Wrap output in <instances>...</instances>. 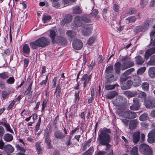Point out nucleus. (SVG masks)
<instances>
[{
  "instance_id": "6ab92c4d",
  "label": "nucleus",
  "mask_w": 155,
  "mask_h": 155,
  "mask_svg": "<svg viewBox=\"0 0 155 155\" xmlns=\"http://www.w3.org/2000/svg\"><path fill=\"white\" fill-rule=\"evenodd\" d=\"M32 82H31L30 84L24 93L25 95H28V98L30 99L31 97L32 92H31Z\"/></svg>"
},
{
  "instance_id": "c85d7f7f",
  "label": "nucleus",
  "mask_w": 155,
  "mask_h": 155,
  "mask_svg": "<svg viewBox=\"0 0 155 155\" xmlns=\"http://www.w3.org/2000/svg\"><path fill=\"white\" fill-rule=\"evenodd\" d=\"M91 141V139H89L87 141L84 143V145L82 147V150H85L87 148H88L90 145V143Z\"/></svg>"
},
{
  "instance_id": "052dcab7",
  "label": "nucleus",
  "mask_w": 155,
  "mask_h": 155,
  "mask_svg": "<svg viewBox=\"0 0 155 155\" xmlns=\"http://www.w3.org/2000/svg\"><path fill=\"white\" fill-rule=\"evenodd\" d=\"M138 94V97L142 98H145L147 96L146 93L144 92H141L139 93Z\"/></svg>"
},
{
  "instance_id": "680f3d73",
  "label": "nucleus",
  "mask_w": 155,
  "mask_h": 155,
  "mask_svg": "<svg viewBox=\"0 0 155 155\" xmlns=\"http://www.w3.org/2000/svg\"><path fill=\"white\" fill-rule=\"evenodd\" d=\"M134 31L136 33H138L141 32L140 27V26L136 27L134 29Z\"/></svg>"
},
{
  "instance_id": "5fc2aeb1",
  "label": "nucleus",
  "mask_w": 155,
  "mask_h": 155,
  "mask_svg": "<svg viewBox=\"0 0 155 155\" xmlns=\"http://www.w3.org/2000/svg\"><path fill=\"white\" fill-rule=\"evenodd\" d=\"M15 81V79L13 77H10L6 81V83L9 84H13Z\"/></svg>"
},
{
  "instance_id": "4be33fe9",
  "label": "nucleus",
  "mask_w": 155,
  "mask_h": 155,
  "mask_svg": "<svg viewBox=\"0 0 155 155\" xmlns=\"http://www.w3.org/2000/svg\"><path fill=\"white\" fill-rule=\"evenodd\" d=\"M4 150L6 152L8 153H12L14 150V149L10 145H5L4 148Z\"/></svg>"
},
{
  "instance_id": "aec40b11",
  "label": "nucleus",
  "mask_w": 155,
  "mask_h": 155,
  "mask_svg": "<svg viewBox=\"0 0 155 155\" xmlns=\"http://www.w3.org/2000/svg\"><path fill=\"white\" fill-rule=\"evenodd\" d=\"M124 94L128 97H131L137 95V92L136 91L131 92L128 91H126L124 92Z\"/></svg>"
},
{
  "instance_id": "1a4fd4ad",
  "label": "nucleus",
  "mask_w": 155,
  "mask_h": 155,
  "mask_svg": "<svg viewBox=\"0 0 155 155\" xmlns=\"http://www.w3.org/2000/svg\"><path fill=\"white\" fill-rule=\"evenodd\" d=\"M55 42L61 45H66L67 44V40L64 37L61 36H58L55 39Z\"/></svg>"
},
{
  "instance_id": "b1692460",
  "label": "nucleus",
  "mask_w": 155,
  "mask_h": 155,
  "mask_svg": "<svg viewBox=\"0 0 155 155\" xmlns=\"http://www.w3.org/2000/svg\"><path fill=\"white\" fill-rule=\"evenodd\" d=\"M106 78L107 81L109 82L114 81L116 80V78L114 77V74H112L107 75Z\"/></svg>"
},
{
  "instance_id": "2f4dec72",
  "label": "nucleus",
  "mask_w": 155,
  "mask_h": 155,
  "mask_svg": "<svg viewBox=\"0 0 155 155\" xmlns=\"http://www.w3.org/2000/svg\"><path fill=\"white\" fill-rule=\"evenodd\" d=\"M23 52L24 53L28 54L30 52V49L28 45L25 44L23 47Z\"/></svg>"
},
{
  "instance_id": "e433bc0d",
  "label": "nucleus",
  "mask_w": 155,
  "mask_h": 155,
  "mask_svg": "<svg viewBox=\"0 0 155 155\" xmlns=\"http://www.w3.org/2000/svg\"><path fill=\"white\" fill-rule=\"evenodd\" d=\"M113 71V68L112 66H110L107 68L106 70V72L107 75L111 74H112Z\"/></svg>"
},
{
  "instance_id": "bb28decb",
  "label": "nucleus",
  "mask_w": 155,
  "mask_h": 155,
  "mask_svg": "<svg viewBox=\"0 0 155 155\" xmlns=\"http://www.w3.org/2000/svg\"><path fill=\"white\" fill-rule=\"evenodd\" d=\"M56 35L57 34L54 31L52 30L50 31V37L51 38L53 43H54L55 42V38Z\"/></svg>"
},
{
  "instance_id": "2eb2a0df",
  "label": "nucleus",
  "mask_w": 155,
  "mask_h": 155,
  "mask_svg": "<svg viewBox=\"0 0 155 155\" xmlns=\"http://www.w3.org/2000/svg\"><path fill=\"white\" fill-rule=\"evenodd\" d=\"M140 137V133L139 132H134L133 135L132 140L133 142L136 144L139 140Z\"/></svg>"
},
{
  "instance_id": "37998d69",
  "label": "nucleus",
  "mask_w": 155,
  "mask_h": 155,
  "mask_svg": "<svg viewBox=\"0 0 155 155\" xmlns=\"http://www.w3.org/2000/svg\"><path fill=\"white\" fill-rule=\"evenodd\" d=\"M151 101L150 100L146 101L145 102V105L147 108H152Z\"/></svg>"
},
{
  "instance_id": "f257e3e1",
  "label": "nucleus",
  "mask_w": 155,
  "mask_h": 155,
  "mask_svg": "<svg viewBox=\"0 0 155 155\" xmlns=\"http://www.w3.org/2000/svg\"><path fill=\"white\" fill-rule=\"evenodd\" d=\"M111 133L110 129L106 128L101 129L99 132L98 140L101 145L106 146V149H110L111 146L109 143L112 138L110 134Z\"/></svg>"
},
{
  "instance_id": "f3484780",
  "label": "nucleus",
  "mask_w": 155,
  "mask_h": 155,
  "mask_svg": "<svg viewBox=\"0 0 155 155\" xmlns=\"http://www.w3.org/2000/svg\"><path fill=\"white\" fill-rule=\"evenodd\" d=\"M91 79V75L89 76V77H88L87 74H84L83 75L81 80V81H84L83 83L84 87H85L86 86V84L90 81Z\"/></svg>"
},
{
  "instance_id": "9d476101",
  "label": "nucleus",
  "mask_w": 155,
  "mask_h": 155,
  "mask_svg": "<svg viewBox=\"0 0 155 155\" xmlns=\"http://www.w3.org/2000/svg\"><path fill=\"white\" fill-rule=\"evenodd\" d=\"M82 18L79 16H76L74 19V25L77 27H81L83 24Z\"/></svg>"
},
{
  "instance_id": "603ef678",
  "label": "nucleus",
  "mask_w": 155,
  "mask_h": 155,
  "mask_svg": "<svg viewBox=\"0 0 155 155\" xmlns=\"http://www.w3.org/2000/svg\"><path fill=\"white\" fill-rule=\"evenodd\" d=\"M140 107V105H136L133 104L130 107V109L132 110H138Z\"/></svg>"
},
{
  "instance_id": "774afa93",
  "label": "nucleus",
  "mask_w": 155,
  "mask_h": 155,
  "mask_svg": "<svg viewBox=\"0 0 155 155\" xmlns=\"http://www.w3.org/2000/svg\"><path fill=\"white\" fill-rule=\"evenodd\" d=\"M107 151H100L98 152L96 154V155H105L106 153H107Z\"/></svg>"
},
{
  "instance_id": "a19ab883",
  "label": "nucleus",
  "mask_w": 155,
  "mask_h": 155,
  "mask_svg": "<svg viewBox=\"0 0 155 155\" xmlns=\"http://www.w3.org/2000/svg\"><path fill=\"white\" fill-rule=\"evenodd\" d=\"M129 111H123L121 112L120 115L122 117L129 119Z\"/></svg>"
},
{
  "instance_id": "3c124183",
  "label": "nucleus",
  "mask_w": 155,
  "mask_h": 155,
  "mask_svg": "<svg viewBox=\"0 0 155 155\" xmlns=\"http://www.w3.org/2000/svg\"><path fill=\"white\" fill-rule=\"evenodd\" d=\"M93 152L94 149L93 147H91L86 152L84 155H91Z\"/></svg>"
},
{
  "instance_id": "864d4df0",
  "label": "nucleus",
  "mask_w": 155,
  "mask_h": 155,
  "mask_svg": "<svg viewBox=\"0 0 155 155\" xmlns=\"http://www.w3.org/2000/svg\"><path fill=\"white\" fill-rule=\"evenodd\" d=\"M44 138L45 142L46 143H48V142H51V140L50 139L49 135L48 133L45 134Z\"/></svg>"
},
{
  "instance_id": "cd10ccee",
  "label": "nucleus",
  "mask_w": 155,
  "mask_h": 155,
  "mask_svg": "<svg viewBox=\"0 0 155 155\" xmlns=\"http://www.w3.org/2000/svg\"><path fill=\"white\" fill-rule=\"evenodd\" d=\"M73 13L80 14L81 13V10L79 6H75L72 8Z\"/></svg>"
},
{
  "instance_id": "20e7f679",
  "label": "nucleus",
  "mask_w": 155,
  "mask_h": 155,
  "mask_svg": "<svg viewBox=\"0 0 155 155\" xmlns=\"http://www.w3.org/2000/svg\"><path fill=\"white\" fill-rule=\"evenodd\" d=\"M139 150L140 152L143 155H153L151 148L145 143L141 144L139 147Z\"/></svg>"
},
{
  "instance_id": "412c9836",
  "label": "nucleus",
  "mask_w": 155,
  "mask_h": 155,
  "mask_svg": "<svg viewBox=\"0 0 155 155\" xmlns=\"http://www.w3.org/2000/svg\"><path fill=\"white\" fill-rule=\"evenodd\" d=\"M137 120H131L129 124V128L131 130H133L135 129L138 124Z\"/></svg>"
},
{
  "instance_id": "79ce46f5",
  "label": "nucleus",
  "mask_w": 155,
  "mask_h": 155,
  "mask_svg": "<svg viewBox=\"0 0 155 155\" xmlns=\"http://www.w3.org/2000/svg\"><path fill=\"white\" fill-rule=\"evenodd\" d=\"M148 118V114L147 113H144L141 115L139 118L141 121H143L147 120Z\"/></svg>"
},
{
  "instance_id": "c9c22d12",
  "label": "nucleus",
  "mask_w": 155,
  "mask_h": 155,
  "mask_svg": "<svg viewBox=\"0 0 155 155\" xmlns=\"http://www.w3.org/2000/svg\"><path fill=\"white\" fill-rule=\"evenodd\" d=\"M138 148L137 147H134L131 151L130 155H138Z\"/></svg>"
},
{
  "instance_id": "09e8293b",
  "label": "nucleus",
  "mask_w": 155,
  "mask_h": 155,
  "mask_svg": "<svg viewBox=\"0 0 155 155\" xmlns=\"http://www.w3.org/2000/svg\"><path fill=\"white\" fill-rule=\"evenodd\" d=\"M4 126L6 128L7 130L11 133H13L12 130L11 129L10 125L8 123H4Z\"/></svg>"
},
{
  "instance_id": "473e14b6",
  "label": "nucleus",
  "mask_w": 155,
  "mask_h": 155,
  "mask_svg": "<svg viewBox=\"0 0 155 155\" xmlns=\"http://www.w3.org/2000/svg\"><path fill=\"white\" fill-rule=\"evenodd\" d=\"M35 147L38 154L40 153L42 151V148L41 147L40 143L39 142L36 143L35 144Z\"/></svg>"
},
{
  "instance_id": "a18cd8bd",
  "label": "nucleus",
  "mask_w": 155,
  "mask_h": 155,
  "mask_svg": "<svg viewBox=\"0 0 155 155\" xmlns=\"http://www.w3.org/2000/svg\"><path fill=\"white\" fill-rule=\"evenodd\" d=\"M9 94V93L6 91H2V97L4 99L8 98Z\"/></svg>"
},
{
  "instance_id": "9b49d317",
  "label": "nucleus",
  "mask_w": 155,
  "mask_h": 155,
  "mask_svg": "<svg viewBox=\"0 0 155 155\" xmlns=\"http://www.w3.org/2000/svg\"><path fill=\"white\" fill-rule=\"evenodd\" d=\"M150 21L149 19L146 20L142 26H140V27L141 32H144L149 28L150 25Z\"/></svg>"
},
{
  "instance_id": "dca6fc26",
  "label": "nucleus",
  "mask_w": 155,
  "mask_h": 155,
  "mask_svg": "<svg viewBox=\"0 0 155 155\" xmlns=\"http://www.w3.org/2000/svg\"><path fill=\"white\" fill-rule=\"evenodd\" d=\"M72 19V16L71 15H67L65 16L64 18L62 20L61 23L63 25L66 23H69L71 22Z\"/></svg>"
},
{
  "instance_id": "0eeeda50",
  "label": "nucleus",
  "mask_w": 155,
  "mask_h": 155,
  "mask_svg": "<svg viewBox=\"0 0 155 155\" xmlns=\"http://www.w3.org/2000/svg\"><path fill=\"white\" fill-rule=\"evenodd\" d=\"M72 46L73 48L74 49L79 50L82 47L83 44L80 40L75 39L73 41Z\"/></svg>"
},
{
  "instance_id": "c756f323",
  "label": "nucleus",
  "mask_w": 155,
  "mask_h": 155,
  "mask_svg": "<svg viewBox=\"0 0 155 155\" xmlns=\"http://www.w3.org/2000/svg\"><path fill=\"white\" fill-rule=\"evenodd\" d=\"M117 93L115 91H111L108 93L106 96V98L109 99H111L116 95Z\"/></svg>"
},
{
  "instance_id": "c03bdc74",
  "label": "nucleus",
  "mask_w": 155,
  "mask_h": 155,
  "mask_svg": "<svg viewBox=\"0 0 155 155\" xmlns=\"http://www.w3.org/2000/svg\"><path fill=\"white\" fill-rule=\"evenodd\" d=\"M116 86V84L113 85H107L105 84V88L106 90H110L114 89Z\"/></svg>"
},
{
  "instance_id": "f03ea898",
  "label": "nucleus",
  "mask_w": 155,
  "mask_h": 155,
  "mask_svg": "<svg viewBox=\"0 0 155 155\" xmlns=\"http://www.w3.org/2000/svg\"><path fill=\"white\" fill-rule=\"evenodd\" d=\"M50 44L49 39L45 37L39 38L34 42L30 43L31 48L32 49H37L38 47L44 48Z\"/></svg>"
},
{
  "instance_id": "39448f33",
  "label": "nucleus",
  "mask_w": 155,
  "mask_h": 155,
  "mask_svg": "<svg viewBox=\"0 0 155 155\" xmlns=\"http://www.w3.org/2000/svg\"><path fill=\"white\" fill-rule=\"evenodd\" d=\"M92 29V28L91 26L87 25L82 27L81 31L84 35L87 36L91 34Z\"/></svg>"
},
{
  "instance_id": "7c9ffc66",
  "label": "nucleus",
  "mask_w": 155,
  "mask_h": 155,
  "mask_svg": "<svg viewBox=\"0 0 155 155\" xmlns=\"http://www.w3.org/2000/svg\"><path fill=\"white\" fill-rule=\"evenodd\" d=\"M121 66L120 63L119 62H118L115 64L114 65V69L116 73L119 74L120 73V67Z\"/></svg>"
},
{
  "instance_id": "6e6d98bb",
  "label": "nucleus",
  "mask_w": 155,
  "mask_h": 155,
  "mask_svg": "<svg viewBox=\"0 0 155 155\" xmlns=\"http://www.w3.org/2000/svg\"><path fill=\"white\" fill-rule=\"evenodd\" d=\"M95 40L94 37H92L90 38L87 41V44L89 45H91Z\"/></svg>"
},
{
  "instance_id": "f8f14e48",
  "label": "nucleus",
  "mask_w": 155,
  "mask_h": 155,
  "mask_svg": "<svg viewBox=\"0 0 155 155\" xmlns=\"http://www.w3.org/2000/svg\"><path fill=\"white\" fill-rule=\"evenodd\" d=\"M134 80L133 81L132 84L135 87H137L140 85L141 83V80L140 78L137 75L133 76Z\"/></svg>"
},
{
  "instance_id": "de8ad7c7",
  "label": "nucleus",
  "mask_w": 155,
  "mask_h": 155,
  "mask_svg": "<svg viewBox=\"0 0 155 155\" xmlns=\"http://www.w3.org/2000/svg\"><path fill=\"white\" fill-rule=\"evenodd\" d=\"M51 18V17L50 15H44L42 18V21L44 23H45L48 21L50 20Z\"/></svg>"
},
{
  "instance_id": "4d7b16f0",
  "label": "nucleus",
  "mask_w": 155,
  "mask_h": 155,
  "mask_svg": "<svg viewBox=\"0 0 155 155\" xmlns=\"http://www.w3.org/2000/svg\"><path fill=\"white\" fill-rule=\"evenodd\" d=\"M148 2V0H141L140 4L141 6L144 8L147 4Z\"/></svg>"
},
{
  "instance_id": "5701e85b",
  "label": "nucleus",
  "mask_w": 155,
  "mask_h": 155,
  "mask_svg": "<svg viewBox=\"0 0 155 155\" xmlns=\"http://www.w3.org/2000/svg\"><path fill=\"white\" fill-rule=\"evenodd\" d=\"M148 74L151 78H153L155 77V67H152L149 68Z\"/></svg>"
},
{
  "instance_id": "bf43d9fd",
  "label": "nucleus",
  "mask_w": 155,
  "mask_h": 155,
  "mask_svg": "<svg viewBox=\"0 0 155 155\" xmlns=\"http://www.w3.org/2000/svg\"><path fill=\"white\" fill-rule=\"evenodd\" d=\"M8 77V75L5 72L0 74V78L3 79L7 78Z\"/></svg>"
},
{
  "instance_id": "423d86ee",
  "label": "nucleus",
  "mask_w": 155,
  "mask_h": 155,
  "mask_svg": "<svg viewBox=\"0 0 155 155\" xmlns=\"http://www.w3.org/2000/svg\"><path fill=\"white\" fill-rule=\"evenodd\" d=\"M134 69L132 68L126 71L121 76L120 79L121 81L123 82L126 81L130 77H128V75H129L131 72L134 71Z\"/></svg>"
},
{
  "instance_id": "58836bf2",
  "label": "nucleus",
  "mask_w": 155,
  "mask_h": 155,
  "mask_svg": "<svg viewBox=\"0 0 155 155\" xmlns=\"http://www.w3.org/2000/svg\"><path fill=\"white\" fill-rule=\"evenodd\" d=\"M148 63L151 65H155V55L150 58Z\"/></svg>"
},
{
  "instance_id": "338daca9",
  "label": "nucleus",
  "mask_w": 155,
  "mask_h": 155,
  "mask_svg": "<svg viewBox=\"0 0 155 155\" xmlns=\"http://www.w3.org/2000/svg\"><path fill=\"white\" fill-rule=\"evenodd\" d=\"M98 10L97 9H95L93 10L91 14L94 17H95L98 14Z\"/></svg>"
},
{
  "instance_id": "13d9d810",
  "label": "nucleus",
  "mask_w": 155,
  "mask_h": 155,
  "mask_svg": "<svg viewBox=\"0 0 155 155\" xmlns=\"http://www.w3.org/2000/svg\"><path fill=\"white\" fill-rule=\"evenodd\" d=\"M81 18L83 19L82 21L83 23L84 22L88 23L90 22L91 21L90 19L87 16H84Z\"/></svg>"
},
{
  "instance_id": "72a5a7b5",
  "label": "nucleus",
  "mask_w": 155,
  "mask_h": 155,
  "mask_svg": "<svg viewBox=\"0 0 155 155\" xmlns=\"http://www.w3.org/2000/svg\"><path fill=\"white\" fill-rule=\"evenodd\" d=\"M66 34L68 37L71 38H73L76 35V32L72 30H68L66 32Z\"/></svg>"
},
{
  "instance_id": "4468645a",
  "label": "nucleus",
  "mask_w": 155,
  "mask_h": 155,
  "mask_svg": "<svg viewBox=\"0 0 155 155\" xmlns=\"http://www.w3.org/2000/svg\"><path fill=\"white\" fill-rule=\"evenodd\" d=\"M54 136L56 139H62L65 137V135L60 130L55 131L54 132Z\"/></svg>"
},
{
  "instance_id": "a211bd4d",
  "label": "nucleus",
  "mask_w": 155,
  "mask_h": 155,
  "mask_svg": "<svg viewBox=\"0 0 155 155\" xmlns=\"http://www.w3.org/2000/svg\"><path fill=\"white\" fill-rule=\"evenodd\" d=\"M135 62L137 65H141L144 62L145 59L140 55H138L135 57Z\"/></svg>"
},
{
  "instance_id": "e2e57ef3",
  "label": "nucleus",
  "mask_w": 155,
  "mask_h": 155,
  "mask_svg": "<svg viewBox=\"0 0 155 155\" xmlns=\"http://www.w3.org/2000/svg\"><path fill=\"white\" fill-rule=\"evenodd\" d=\"M5 133V130L4 128L0 126V137H2L3 135Z\"/></svg>"
},
{
  "instance_id": "69168bd1",
  "label": "nucleus",
  "mask_w": 155,
  "mask_h": 155,
  "mask_svg": "<svg viewBox=\"0 0 155 155\" xmlns=\"http://www.w3.org/2000/svg\"><path fill=\"white\" fill-rule=\"evenodd\" d=\"M15 101H12V102L8 106V107L7 109L8 110H9L11 109L13 107V106L15 104Z\"/></svg>"
},
{
  "instance_id": "a878e982",
  "label": "nucleus",
  "mask_w": 155,
  "mask_h": 155,
  "mask_svg": "<svg viewBox=\"0 0 155 155\" xmlns=\"http://www.w3.org/2000/svg\"><path fill=\"white\" fill-rule=\"evenodd\" d=\"M61 89L60 86L59 85H58L56 87L54 94L56 95V97L57 99L59 98L61 94Z\"/></svg>"
},
{
  "instance_id": "f704fd0d",
  "label": "nucleus",
  "mask_w": 155,
  "mask_h": 155,
  "mask_svg": "<svg viewBox=\"0 0 155 155\" xmlns=\"http://www.w3.org/2000/svg\"><path fill=\"white\" fill-rule=\"evenodd\" d=\"M15 147L16 148L17 150L20 152L18 153H24L25 152V149L23 147L20 146L19 145H16L15 146Z\"/></svg>"
},
{
  "instance_id": "49530a36",
  "label": "nucleus",
  "mask_w": 155,
  "mask_h": 155,
  "mask_svg": "<svg viewBox=\"0 0 155 155\" xmlns=\"http://www.w3.org/2000/svg\"><path fill=\"white\" fill-rule=\"evenodd\" d=\"M136 20V18L134 16H132L126 19V22L128 23L134 22Z\"/></svg>"
},
{
  "instance_id": "7ed1b4c3",
  "label": "nucleus",
  "mask_w": 155,
  "mask_h": 155,
  "mask_svg": "<svg viewBox=\"0 0 155 155\" xmlns=\"http://www.w3.org/2000/svg\"><path fill=\"white\" fill-rule=\"evenodd\" d=\"M131 58L128 56L122 57L121 60L122 63L121 65V68L122 70H124L134 65V62L131 61Z\"/></svg>"
},
{
  "instance_id": "0e129e2a",
  "label": "nucleus",
  "mask_w": 155,
  "mask_h": 155,
  "mask_svg": "<svg viewBox=\"0 0 155 155\" xmlns=\"http://www.w3.org/2000/svg\"><path fill=\"white\" fill-rule=\"evenodd\" d=\"M133 102L134 104L136 105H140L139 103V100L138 98H135L133 100Z\"/></svg>"
},
{
  "instance_id": "ea45409f",
  "label": "nucleus",
  "mask_w": 155,
  "mask_h": 155,
  "mask_svg": "<svg viewBox=\"0 0 155 155\" xmlns=\"http://www.w3.org/2000/svg\"><path fill=\"white\" fill-rule=\"evenodd\" d=\"M141 87L143 90L147 91L149 89V85L148 83L144 82L142 84Z\"/></svg>"
},
{
  "instance_id": "ddd939ff",
  "label": "nucleus",
  "mask_w": 155,
  "mask_h": 155,
  "mask_svg": "<svg viewBox=\"0 0 155 155\" xmlns=\"http://www.w3.org/2000/svg\"><path fill=\"white\" fill-rule=\"evenodd\" d=\"M155 53V47L147 49L145 54V57L146 59H148L152 54Z\"/></svg>"
},
{
  "instance_id": "6e6552de",
  "label": "nucleus",
  "mask_w": 155,
  "mask_h": 155,
  "mask_svg": "<svg viewBox=\"0 0 155 155\" xmlns=\"http://www.w3.org/2000/svg\"><path fill=\"white\" fill-rule=\"evenodd\" d=\"M148 137V143H152L155 142V129L152 130L149 133Z\"/></svg>"
},
{
  "instance_id": "4c0bfd02",
  "label": "nucleus",
  "mask_w": 155,
  "mask_h": 155,
  "mask_svg": "<svg viewBox=\"0 0 155 155\" xmlns=\"http://www.w3.org/2000/svg\"><path fill=\"white\" fill-rule=\"evenodd\" d=\"M136 113L133 111L129 110V119L134 118L137 117Z\"/></svg>"
},
{
  "instance_id": "8fccbe9b",
  "label": "nucleus",
  "mask_w": 155,
  "mask_h": 155,
  "mask_svg": "<svg viewBox=\"0 0 155 155\" xmlns=\"http://www.w3.org/2000/svg\"><path fill=\"white\" fill-rule=\"evenodd\" d=\"M146 70L145 67H143L140 68L137 71V74L139 75L142 74Z\"/></svg>"
},
{
  "instance_id": "393cba45",
  "label": "nucleus",
  "mask_w": 155,
  "mask_h": 155,
  "mask_svg": "<svg viewBox=\"0 0 155 155\" xmlns=\"http://www.w3.org/2000/svg\"><path fill=\"white\" fill-rule=\"evenodd\" d=\"M4 139L6 142H10L13 139V137L11 134H7L5 135Z\"/></svg>"
}]
</instances>
